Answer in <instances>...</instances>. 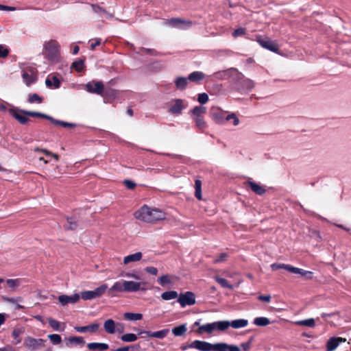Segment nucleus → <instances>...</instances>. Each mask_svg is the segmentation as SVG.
I'll return each mask as SVG.
<instances>
[{"label": "nucleus", "instance_id": "obj_1", "mask_svg": "<svg viewBox=\"0 0 351 351\" xmlns=\"http://www.w3.org/2000/svg\"><path fill=\"white\" fill-rule=\"evenodd\" d=\"M134 217L142 221L153 223L164 219L165 215L160 209L144 205L134 213Z\"/></svg>", "mask_w": 351, "mask_h": 351}, {"label": "nucleus", "instance_id": "obj_2", "mask_svg": "<svg viewBox=\"0 0 351 351\" xmlns=\"http://www.w3.org/2000/svg\"><path fill=\"white\" fill-rule=\"evenodd\" d=\"M43 53L49 61L58 62L60 58V45L54 40L45 42Z\"/></svg>", "mask_w": 351, "mask_h": 351}, {"label": "nucleus", "instance_id": "obj_3", "mask_svg": "<svg viewBox=\"0 0 351 351\" xmlns=\"http://www.w3.org/2000/svg\"><path fill=\"white\" fill-rule=\"evenodd\" d=\"M210 117L217 124H224L226 121L234 119L233 125L237 126L239 124V119L234 113H230L226 115V112L221 110L218 108H213L210 110Z\"/></svg>", "mask_w": 351, "mask_h": 351}, {"label": "nucleus", "instance_id": "obj_4", "mask_svg": "<svg viewBox=\"0 0 351 351\" xmlns=\"http://www.w3.org/2000/svg\"><path fill=\"white\" fill-rule=\"evenodd\" d=\"M108 289V285L103 284L93 291H85L81 293L80 297L84 300H90L101 297Z\"/></svg>", "mask_w": 351, "mask_h": 351}, {"label": "nucleus", "instance_id": "obj_5", "mask_svg": "<svg viewBox=\"0 0 351 351\" xmlns=\"http://www.w3.org/2000/svg\"><path fill=\"white\" fill-rule=\"evenodd\" d=\"M45 342L46 340L45 339H35L28 336L25 339L23 345L28 350L36 351L44 348L45 346Z\"/></svg>", "mask_w": 351, "mask_h": 351}, {"label": "nucleus", "instance_id": "obj_6", "mask_svg": "<svg viewBox=\"0 0 351 351\" xmlns=\"http://www.w3.org/2000/svg\"><path fill=\"white\" fill-rule=\"evenodd\" d=\"M188 107V102L181 99L171 100L169 104L168 112L173 114H180Z\"/></svg>", "mask_w": 351, "mask_h": 351}, {"label": "nucleus", "instance_id": "obj_7", "mask_svg": "<svg viewBox=\"0 0 351 351\" xmlns=\"http://www.w3.org/2000/svg\"><path fill=\"white\" fill-rule=\"evenodd\" d=\"M217 343H210L207 341L195 340L189 345V348H195L199 351H215Z\"/></svg>", "mask_w": 351, "mask_h": 351}, {"label": "nucleus", "instance_id": "obj_8", "mask_svg": "<svg viewBox=\"0 0 351 351\" xmlns=\"http://www.w3.org/2000/svg\"><path fill=\"white\" fill-rule=\"evenodd\" d=\"M195 295L192 291L180 293L178 299V302L180 303L182 307L192 306L195 304Z\"/></svg>", "mask_w": 351, "mask_h": 351}, {"label": "nucleus", "instance_id": "obj_9", "mask_svg": "<svg viewBox=\"0 0 351 351\" xmlns=\"http://www.w3.org/2000/svg\"><path fill=\"white\" fill-rule=\"evenodd\" d=\"M165 24L172 27L184 29L189 28L192 23L190 21H185L179 18H172L167 20Z\"/></svg>", "mask_w": 351, "mask_h": 351}, {"label": "nucleus", "instance_id": "obj_10", "mask_svg": "<svg viewBox=\"0 0 351 351\" xmlns=\"http://www.w3.org/2000/svg\"><path fill=\"white\" fill-rule=\"evenodd\" d=\"M257 42L263 48L267 49L273 52H278V45L275 40H271L267 38H258Z\"/></svg>", "mask_w": 351, "mask_h": 351}, {"label": "nucleus", "instance_id": "obj_11", "mask_svg": "<svg viewBox=\"0 0 351 351\" xmlns=\"http://www.w3.org/2000/svg\"><path fill=\"white\" fill-rule=\"evenodd\" d=\"M86 90L91 93L101 95L104 90V84L99 81L89 82L86 84Z\"/></svg>", "mask_w": 351, "mask_h": 351}, {"label": "nucleus", "instance_id": "obj_12", "mask_svg": "<svg viewBox=\"0 0 351 351\" xmlns=\"http://www.w3.org/2000/svg\"><path fill=\"white\" fill-rule=\"evenodd\" d=\"M80 299L79 293H75L72 295H61L58 297L60 304L64 306L69 304L77 303Z\"/></svg>", "mask_w": 351, "mask_h": 351}, {"label": "nucleus", "instance_id": "obj_13", "mask_svg": "<svg viewBox=\"0 0 351 351\" xmlns=\"http://www.w3.org/2000/svg\"><path fill=\"white\" fill-rule=\"evenodd\" d=\"M346 341V339L340 337H330L326 344V351H334L341 343Z\"/></svg>", "mask_w": 351, "mask_h": 351}, {"label": "nucleus", "instance_id": "obj_14", "mask_svg": "<svg viewBox=\"0 0 351 351\" xmlns=\"http://www.w3.org/2000/svg\"><path fill=\"white\" fill-rule=\"evenodd\" d=\"M10 114L13 116L19 123L21 124H25L28 121V118L26 117V114L24 112L25 110H20L17 108H10Z\"/></svg>", "mask_w": 351, "mask_h": 351}, {"label": "nucleus", "instance_id": "obj_15", "mask_svg": "<svg viewBox=\"0 0 351 351\" xmlns=\"http://www.w3.org/2000/svg\"><path fill=\"white\" fill-rule=\"evenodd\" d=\"M284 269L287 270L289 272H291V273H293L295 274H300V276L304 277L306 279L312 278L313 273L311 271H306L302 269L291 266L290 265H288V266H285Z\"/></svg>", "mask_w": 351, "mask_h": 351}, {"label": "nucleus", "instance_id": "obj_16", "mask_svg": "<svg viewBox=\"0 0 351 351\" xmlns=\"http://www.w3.org/2000/svg\"><path fill=\"white\" fill-rule=\"evenodd\" d=\"M90 6L92 9V11L96 14L99 17L101 18H106V19H112L113 15L109 12H108L104 8L101 7L98 4H90Z\"/></svg>", "mask_w": 351, "mask_h": 351}, {"label": "nucleus", "instance_id": "obj_17", "mask_svg": "<svg viewBox=\"0 0 351 351\" xmlns=\"http://www.w3.org/2000/svg\"><path fill=\"white\" fill-rule=\"evenodd\" d=\"M141 282L135 281L124 280L123 287L126 292H136L141 289Z\"/></svg>", "mask_w": 351, "mask_h": 351}, {"label": "nucleus", "instance_id": "obj_18", "mask_svg": "<svg viewBox=\"0 0 351 351\" xmlns=\"http://www.w3.org/2000/svg\"><path fill=\"white\" fill-rule=\"evenodd\" d=\"M99 328V324H98L97 323H94L90 325L85 326H75V328H74V329L77 332H81V333H84V332H96L98 331Z\"/></svg>", "mask_w": 351, "mask_h": 351}, {"label": "nucleus", "instance_id": "obj_19", "mask_svg": "<svg viewBox=\"0 0 351 351\" xmlns=\"http://www.w3.org/2000/svg\"><path fill=\"white\" fill-rule=\"evenodd\" d=\"M169 332V329H163V330H161L159 331H156V332L143 330L139 332V335L146 334L147 336H149L150 337L163 339L168 335Z\"/></svg>", "mask_w": 351, "mask_h": 351}, {"label": "nucleus", "instance_id": "obj_20", "mask_svg": "<svg viewBox=\"0 0 351 351\" xmlns=\"http://www.w3.org/2000/svg\"><path fill=\"white\" fill-rule=\"evenodd\" d=\"M215 351H241V348L233 344L217 343Z\"/></svg>", "mask_w": 351, "mask_h": 351}, {"label": "nucleus", "instance_id": "obj_21", "mask_svg": "<svg viewBox=\"0 0 351 351\" xmlns=\"http://www.w3.org/2000/svg\"><path fill=\"white\" fill-rule=\"evenodd\" d=\"M22 77H23V82L27 86H29L32 84L34 83L37 79L36 73L33 71H24L22 75Z\"/></svg>", "mask_w": 351, "mask_h": 351}, {"label": "nucleus", "instance_id": "obj_22", "mask_svg": "<svg viewBox=\"0 0 351 351\" xmlns=\"http://www.w3.org/2000/svg\"><path fill=\"white\" fill-rule=\"evenodd\" d=\"M65 345L67 348H72L75 345L77 344H84L85 341L82 337H69L68 338H65Z\"/></svg>", "mask_w": 351, "mask_h": 351}, {"label": "nucleus", "instance_id": "obj_23", "mask_svg": "<svg viewBox=\"0 0 351 351\" xmlns=\"http://www.w3.org/2000/svg\"><path fill=\"white\" fill-rule=\"evenodd\" d=\"M226 324H228V328L231 326L233 328L239 329L246 327L248 324V321L245 319H234L231 322L226 320Z\"/></svg>", "mask_w": 351, "mask_h": 351}, {"label": "nucleus", "instance_id": "obj_24", "mask_svg": "<svg viewBox=\"0 0 351 351\" xmlns=\"http://www.w3.org/2000/svg\"><path fill=\"white\" fill-rule=\"evenodd\" d=\"M143 257V254L141 252L134 254H129L123 258V264L128 265L131 263H136L140 261Z\"/></svg>", "mask_w": 351, "mask_h": 351}, {"label": "nucleus", "instance_id": "obj_25", "mask_svg": "<svg viewBox=\"0 0 351 351\" xmlns=\"http://www.w3.org/2000/svg\"><path fill=\"white\" fill-rule=\"evenodd\" d=\"M87 348L90 351H105L109 348L108 344L106 343H89Z\"/></svg>", "mask_w": 351, "mask_h": 351}, {"label": "nucleus", "instance_id": "obj_26", "mask_svg": "<svg viewBox=\"0 0 351 351\" xmlns=\"http://www.w3.org/2000/svg\"><path fill=\"white\" fill-rule=\"evenodd\" d=\"M116 324L112 319L106 320L104 323V329L108 334H114L116 332Z\"/></svg>", "mask_w": 351, "mask_h": 351}, {"label": "nucleus", "instance_id": "obj_27", "mask_svg": "<svg viewBox=\"0 0 351 351\" xmlns=\"http://www.w3.org/2000/svg\"><path fill=\"white\" fill-rule=\"evenodd\" d=\"M210 324L212 326L213 332L216 330L224 331L228 329V324H226V320L214 322L210 323Z\"/></svg>", "mask_w": 351, "mask_h": 351}, {"label": "nucleus", "instance_id": "obj_28", "mask_svg": "<svg viewBox=\"0 0 351 351\" xmlns=\"http://www.w3.org/2000/svg\"><path fill=\"white\" fill-rule=\"evenodd\" d=\"M206 108L202 106H197L194 107L191 111L190 114L191 118L203 116L206 114Z\"/></svg>", "mask_w": 351, "mask_h": 351}, {"label": "nucleus", "instance_id": "obj_29", "mask_svg": "<svg viewBox=\"0 0 351 351\" xmlns=\"http://www.w3.org/2000/svg\"><path fill=\"white\" fill-rule=\"evenodd\" d=\"M48 322L49 326L56 331H64L65 329V324L60 323L56 319L49 318Z\"/></svg>", "mask_w": 351, "mask_h": 351}, {"label": "nucleus", "instance_id": "obj_30", "mask_svg": "<svg viewBox=\"0 0 351 351\" xmlns=\"http://www.w3.org/2000/svg\"><path fill=\"white\" fill-rule=\"evenodd\" d=\"M247 184L250 186L251 189L257 195H261L264 194L266 191L265 188L262 185H261L258 183L249 181L247 182Z\"/></svg>", "mask_w": 351, "mask_h": 351}, {"label": "nucleus", "instance_id": "obj_31", "mask_svg": "<svg viewBox=\"0 0 351 351\" xmlns=\"http://www.w3.org/2000/svg\"><path fill=\"white\" fill-rule=\"evenodd\" d=\"M186 324H184L179 326L173 328L171 332L176 337H181L186 333Z\"/></svg>", "mask_w": 351, "mask_h": 351}, {"label": "nucleus", "instance_id": "obj_32", "mask_svg": "<svg viewBox=\"0 0 351 351\" xmlns=\"http://www.w3.org/2000/svg\"><path fill=\"white\" fill-rule=\"evenodd\" d=\"M205 77V74L201 71H194L189 74V80L191 82H197Z\"/></svg>", "mask_w": 351, "mask_h": 351}, {"label": "nucleus", "instance_id": "obj_33", "mask_svg": "<svg viewBox=\"0 0 351 351\" xmlns=\"http://www.w3.org/2000/svg\"><path fill=\"white\" fill-rule=\"evenodd\" d=\"M45 84L47 87L58 88L60 86V82L56 76L52 77V78H47L45 80Z\"/></svg>", "mask_w": 351, "mask_h": 351}, {"label": "nucleus", "instance_id": "obj_34", "mask_svg": "<svg viewBox=\"0 0 351 351\" xmlns=\"http://www.w3.org/2000/svg\"><path fill=\"white\" fill-rule=\"evenodd\" d=\"M124 280L117 281L114 285L109 289V292H123L125 291L123 287Z\"/></svg>", "mask_w": 351, "mask_h": 351}, {"label": "nucleus", "instance_id": "obj_35", "mask_svg": "<svg viewBox=\"0 0 351 351\" xmlns=\"http://www.w3.org/2000/svg\"><path fill=\"white\" fill-rule=\"evenodd\" d=\"M178 296V293L176 291H169L163 292L161 294V298L164 300H171L177 298Z\"/></svg>", "mask_w": 351, "mask_h": 351}, {"label": "nucleus", "instance_id": "obj_36", "mask_svg": "<svg viewBox=\"0 0 351 351\" xmlns=\"http://www.w3.org/2000/svg\"><path fill=\"white\" fill-rule=\"evenodd\" d=\"M143 317L141 313H125L123 314V318L129 321L141 320Z\"/></svg>", "mask_w": 351, "mask_h": 351}, {"label": "nucleus", "instance_id": "obj_37", "mask_svg": "<svg viewBox=\"0 0 351 351\" xmlns=\"http://www.w3.org/2000/svg\"><path fill=\"white\" fill-rule=\"evenodd\" d=\"M197 332L199 335H202L204 332H206L208 335L213 334V332L212 330V326H211L210 323L199 326L197 330Z\"/></svg>", "mask_w": 351, "mask_h": 351}, {"label": "nucleus", "instance_id": "obj_38", "mask_svg": "<svg viewBox=\"0 0 351 351\" xmlns=\"http://www.w3.org/2000/svg\"><path fill=\"white\" fill-rule=\"evenodd\" d=\"M295 324L298 326H304L310 328H313L315 326V319L313 318H309L304 320L297 321Z\"/></svg>", "mask_w": 351, "mask_h": 351}, {"label": "nucleus", "instance_id": "obj_39", "mask_svg": "<svg viewBox=\"0 0 351 351\" xmlns=\"http://www.w3.org/2000/svg\"><path fill=\"white\" fill-rule=\"evenodd\" d=\"M175 84L176 86V88L178 89L183 90L186 88L188 84L187 79L183 77H178L176 81Z\"/></svg>", "mask_w": 351, "mask_h": 351}, {"label": "nucleus", "instance_id": "obj_40", "mask_svg": "<svg viewBox=\"0 0 351 351\" xmlns=\"http://www.w3.org/2000/svg\"><path fill=\"white\" fill-rule=\"evenodd\" d=\"M254 324L258 326H266L270 324V321L267 317H259L254 319Z\"/></svg>", "mask_w": 351, "mask_h": 351}, {"label": "nucleus", "instance_id": "obj_41", "mask_svg": "<svg viewBox=\"0 0 351 351\" xmlns=\"http://www.w3.org/2000/svg\"><path fill=\"white\" fill-rule=\"evenodd\" d=\"M214 278L215 281L217 282L222 287L233 289V286L230 285L225 278H221L219 276H215Z\"/></svg>", "mask_w": 351, "mask_h": 351}, {"label": "nucleus", "instance_id": "obj_42", "mask_svg": "<svg viewBox=\"0 0 351 351\" xmlns=\"http://www.w3.org/2000/svg\"><path fill=\"white\" fill-rule=\"evenodd\" d=\"M49 120L55 125H61L64 128H73L75 127V125L74 123H68V122H65V121H59V120H56V119H54L53 117L51 118H49Z\"/></svg>", "mask_w": 351, "mask_h": 351}, {"label": "nucleus", "instance_id": "obj_43", "mask_svg": "<svg viewBox=\"0 0 351 351\" xmlns=\"http://www.w3.org/2000/svg\"><path fill=\"white\" fill-rule=\"evenodd\" d=\"M137 339V335L133 333L124 334L121 337V339L124 342H134Z\"/></svg>", "mask_w": 351, "mask_h": 351}, {"label": "nucleus", "instance_id": "obj_44", "mask_svg": "<svg viewBox=\"0 0 351 351\" xmlns=\"http://www.w3.org/2000/svg\"><path fill=\"white\" fill-rule=\"evenodd\" d=\"M195 197L199 200H201L202 199V182H201V181L199 180H195Z\"/></svg>", "mask_w": 351, "mask_h": 351}, {"label": "nucleus", "instance_id": "obj_45", "mask_svg": "<svg viewBox=\"0 0 351 351\" xmlns=\"http://www.w3.org/2000/svg\"><path fill=\"white\" fill-rule=\"evenodd\" d=\"M193 120V121L195 123V125L199 128V129H204L206 128V122L204 121V117L203 116H201V117H195V118H193L192 119Z\"/></svg>", "mask_w": 351, "mask_h": 351}, {"label": "nucleus", "instance_id": "obj_46", "mask_svg": "<svg viewBox=\"0 0 351 351\" xmlns=\"http://www.w3.org/2000/svg\"><path fill=\"white\" fill-rule=\"evenodd\" d=\"M48 338L53 345H58L62 342V338L60 335L58 334L49 335Z\"/></svg>", "mask_w": 351, "mask_h": 351}, {"label": "nucleus", "instance_id": "obj_47", "mask_svg": "<svg viewBox=\"0 0 351 351\" xmlns=\"http://www.w3.org/2000/svg\"><path fill=\"white\" fill-rule=\"evenodd\" d=\"M28 102L30 104H41L43 102V98L36 93L31 94L29 95Z\"/></svg>", "mask_w": 351, "mask_h": 351}, {"label": "nucleus", "instance_id": "obj_48", "mask_svg": "<svg viewBox=\"0 0 351 351\" xmlns=\"http://www.w3.org/2000/svg\"><path fill=\"white\" fill-rule=\"evenodd\" d=\"M6 283L12 290H14L20 285L21 281L19 279H8Z\"/></svg>", "mask_w": 351, "mask_h": 351}, {"label": "nucleus", "instance_id": "obj_49", "mask_svg": "<svg viewBox=\"0 0 351 351\" xmlns=\"http://www.w3.org/2000/svg\"><path fill=\"white\" fill-rule=\"evenodd\" d=\"M23 333V330L21 329H14L12 332V337L14 338L16 340L15 343L19 344L21 342V339L20 337V335Z\"/></svg>", "mask_w": 351, "mask_h": 351}, {"label": "nucleus", "instance_id": "obj_50", "mask_svg": "<svg viewBox=\"0 0 351 351\" xmlns=\"http://www.w3.org/2000/svg\"><path fill=\"white\" fill-rule=\"evenodd\" d=\"M228 258V254L226 252H223V253L220 254L219 256H217V258H215L214 259L213 263L215 264L223 263V262H225Z\"/></svg>", "mask_w": 351, "mask_h": 351}, {"label": "nucleus", "instance_id": "obj_51", "mask_svg": "<svg viewBox=\"0 0 351 351\" xmlns=\"http://www.w3.org/2000/svg\"><path fill=\"white\" fill-rule=\"evenodd\" d=\"M26 114L29 115V116H31V117H43V118H46L47 119L49 120V118H51V117H49L47 114H43V113H40V112H32V111H28V112H24Z\"/></svg>", "mask_w": 351, "mask_h": 351}, {"label": "nucleus", "instance_id": "obj_52", "mask_svg": "<svg viewBox=\"0 0 351 351\" xmlns=\"http://www.w3.org/2000/svg\"><path fill=\"white\" fill-rule=\"evenodd\" d=\"M242 84H243V88H245L247 90H251L254 86V84L253 81H252L250 79H245V80H243Z\"/></svg>", "mask_w": 351, "mask_h": 351}, {"label": "nucleus", "instance_id": "obj_53", "mask_svg": "<svg viewBox=\"0 0 351 351\" xmlns=\"http://www.w3.org/2000/svg\"><path fill=\"white\" fill-rule=\"evenodd\" d=\"M72 68L74 69L77 72L82 71V69L84 68V61L78 60V61L74 62L72 64Z\"/></svg>", "mask_w": 351, "mask_h": 351}, {"label": "nucleus", "instance_id": "obj_54", "mask_svg": "<svg viewBox=\"0 0 351 351\" xmlns=\"http://www.w3.org/2000/svg\"><path fill=\"white\" fill-rule=\"evenodd\" d=\"M77 227V221L74 218L69 217L67 218V225L66 226V228L73 230Z\"/></svg>", "mask_w": 351, "mask_h": 351}, {"label": "nucleus", "instance_id": "obj_55", "mask_svg": "<svg viewBox=\"0 0 351 351\" xmlns=\"http://www.w3.org/2000/svg\"><path fill=\"white\" fill-rule=\"evenodd\" d=\"M197 101L201 104H205L208 101V95L206 93H205L199 94L198 95Z\"/></svg>", "mask_w": 351, "mask_h": 351}, {"label": "nucleus", "instance_id": "obj_56", "mask_svg": "<svg viewBox=\"0 0 351 351\" xmlns=\"http://www.w3.org/2000/svg\"><path fill=\"white\" fill-rule=\"evenodd\" d=\"M158 282L160 285L164 286L167 284L171 283V280L169 279V276L168 275H163L159 279Z\"/></svg>", "mask_w": 351, "mask_h": 351}, {"label": "nucleus", "instance_id": "obj_57", "mask_svg": "<svg viewBox=\"0 0 351 351\" xmlns=\"http://www.w3.org/2000/svg\"><path fill=\"white\" fill-rule=\"evenodd\" d=\"M244 34H245V29L242 28V27H240V28H238V29H235L233 32V33H232V36L234 38H237V37L240 36H243Z\"/></svg>", "mask_w": 351, "mask_h": 351}, {"label": "nucleus", "instance_id": "obj_58", "mask_svg": "<svg viewBox=\"0 0 351 351\" xmlns=\"http://www.w3.org/2000/svg\"><path fill=\"white\" fill-rule=\"evenodd\" d=\"M145 271L147 273L150 274L154 276H156L158 274V269H157V268H156L154 267H152V266L147 267H145Z\"/></svg>", "mask_w": 351, "mask_h": 351}, {"label": "nucleus", "instance_id": "obj_59", "mask_svg": "<svg viewBox=\"0 0 351 351\" xmlns=\"http://www.w3.org/2000/svg\"><path fill=\"white\" fill-rule=\"evenodd\" d=\"M8 55V50L3 45H0V58H5Z\"/></svg>", "mask_w": 351, "mask_h": 351}, {"label": "nucleus", "instance_id": "obj_60", "mask_svg": "<svg viewBox=\"0 0 351 351\" xmlns=\"http://www.w3.org/2000/svg\"><path fill=\"white\" fill-rule=\"evenodd\" d=\"M93 42L90 43V48L91 50H94L97 46H99L101 45V38H95L93 40Z\"/></svg>", "mask_w": 351, "mask_h": 351}, {"label": "nucleus", "instance_id": "obj_61", "mask_svg": "<svg viewBox=\"0 0 351 351\" xmlns=\"http://www.w3.org/2000/svg\"><path fill=\"white\" fill-rule=\"evenodd\" d=\"M115 329L116 332L123 333L125 330L124 324L121 322H117Z\"/></svg>", "mask_w": 351, "mask_h": 351}, {"label": "nucleus", "instance_id": "obj_62", "mask_svg": "<svg viewBox=\"0 0 351 351\" xmlns=\"http://www.w3.org/2000/svg\"><path fill=\"white\" fill-rule=\"evenodd\" d=\"M124 184L128 189H133L136 186V184L134 182L129 180H124Z\"/></svg>", "mask_w": 351, "mask_h": 351}, {"label": "nucleus", "instance_id": "obj_63", "mask_svg": "<svg viewBox=\"0 0 351 351\" xmlns=\"http://www.w3.org/2000/svg\"><path fill=\"white\" fill-rule=\"evenodd\" d=\"M4 300L8 302H10V303H12V304H16V302H17L18 301H21V298L20 297H18V298H4Z\"/></svg>", "mask_w": 351, "mask_h": 351}, {"label": "nucleus", "instance_id": "obj_64", "mask_svg": "<svg viewBox=\"0 0 351 351\" xmlns=\"http://www.w3.org/2000/svg\"><path fill=\"white\" fill-rule=\"evenodd\" d=\"M16 10V8L15 7L8 6V5H4L0 4V10L14 11Z\"/></svg>", "mask_w": 351, "mask_h": 351}]
</instances>
